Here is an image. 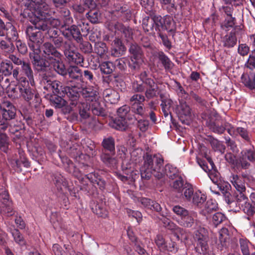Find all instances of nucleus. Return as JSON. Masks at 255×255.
<instances>
[{"mask_svg":"<svg viewBox=\"0 0 255 255\" xmlns=\"http://www.w3.org/2000/svg\"><path fill=\"white\" fill-rule=\"evenodd\" d=\"M143 159V164L140 168L142 179L148 180L152 175L158 179L163 177L165 175L171 179L178 176V169L172 165L167 164L164 168H163L164 160L160 155L152 156L146 153Z\"/></svg>","mask_w":255,"mask_h":255,"instance_id":"f257e3e1","label":"nucleus"},{"mask_svg":"<svg viewBox=\"0 0 255 255\" xmlns=\"http://www.w3.org/2000/svg\"><path fill=\"white\" fill-rule=\"evenodd\" d=\"M89 29V24L81 20L78 22L77 24L66 25L65 29L61 30V33L67 39H73L76 42H80L82 40L83 36H86L88 34Z\"/></svg>","mask_w":255,"mask_h":255,"instance_id":"f03ea898","label":"nucleus"},{"mask_svg":"<svg viewBox=\"0 0 255 255\" xmlns=\"http://www.w3.org/2000/svg\"><path fill=\"white\" fill-rule=\"evenodd\" d=\"M44 10H39V12L28 13L29 21L37 30H48L50 28L49 27L48 16H49V10H47L46 13H43Z\"/></svg>","mask_w":255,"mask_h":255,"instance_id":"7ed1b4c3","label":"nucleus"},{"mask_svg":"<svg viewBox=\"0 0 255 255\" xmlns=\"http://www.w3.org/2000/svg\"><path fill=\"white\" fill-rule=\"evenodd\" d=\"M28 41V45L31 50L38 51L40 46L43 42V35L41 31L37 30L32 26H29L25 31Z\"/></svg>","mask_w":255,"mask_h":255,"instance_id":"20e7f679","label":"nucleus"},{"mask_svg":"<svg viewBox=\"0 0 255 255\" xmlns=\"http://www.w3.org/2000/svg\"><path fill=\"white\" fill-rule=\"evenodd\" d=\"M20 81V84H17L15 87L12 88L11 92L13 93H17L18 90L20 95L27 102L30 101L33 97L36 98L37 95L34 91L29 87V82L27 78H21Z\"/></svg>","mask_w":255,"mask_h":255,"instance_id":"39448f33","label":"nucleus"},{"mask_svg":"<svg viewBox=\"0 0 255 255\" xmlns=\"http://www.w3.org/2000/svg\"><path fill=\"white\" fill-rule=\"evenodd\" d=\"M41 84L44 90L51 92L54 94H59L63 96L64 94L62 84L59 81L52 80L50 77L44 74L42 76Z\"/></svg>","mask_w":255,"mask_h":255,"instance_id":"423d86ee","label":"nucleus"},{"mask_svg":"<svg viewBox=\"0 0 255 255\" xmlns=\"http://www.w3.org/2000/svg\"><path fill=\"white\" fill-rule=\"evenodd\" d=\"M40 50L38 51L34 50L29 53V58L35 70L37 71H44L49 66L46 59L40 55Z\"/></svg>","mask_w":255,"mask_h":255,"instance_id":"0eeeda50","label":"nucleus"},{"mask_svg":"<svg viewBox=\"0 0 255 255\" xmlns=\"http://www.w3.org/2000/svg\"><path fill=\"white\" fill-rule=\"evenodd\" d=\"M230 181L236 189V200L240 198L243 199L247 195L243 177L239 176L237 174H232L230 177Z\"/></svg>","mask_w":255,"mask_h":255,"instance_id":"6e6552de","label":"nucleus"},{"mask_svg":"<svg viewBox=\"0 0 255 255\" xmlns=\"http://www.w3.org/2000/svg\"><path fill=\"white\" fill-rule=\"evenodd\" d=\"M251 202H249L247 195L243 199L236 200L240 209L249 216H252L255 213V193L251 194Z\"/></svg>","mask_w":255,"mask_h":255,"instance_id":"1a4fd4ad","label":"nucleus"},{"mask_svg":"<svg viewBox=\"0 0 255 255\" xmlns=\"http://www.w3.org/2000/svg\"><path fill=\"white\" fill-rule=\"evenodd\" d=\"M247 160L251 162H255V150L254 148L246 149L241 152V156L238 166H241L243 169L248 168L250 163Z\"/></svg>","mask_w":255,"mask_h":255,"instance_id":"9d476101","label":"nucleus"},{"mask_svg":"<svg viewBox=\"0 0 255 255\" xmlns=\"http://www.w3.org/2000/svg\"><path fill=\"white\" fill-rule=\"evenodd\" d=\"M61 30L59 31L54 28H50L47 32V38L52 41L56 48H63L64 43L66 40H64V37L62 34H60Z\"/></svg>","mask_w":255,"mask_h":255,"instance_id":"9b49d317","label":"nucleus"},{"mask_svg":"<svg viewBox=\"0 0 255 255\" xmlns=\"http://www.w3.org/2000/svg\"><path fill=\"white\" fill-rule=\"evenodd\" d=\"M209 177L214 183H217L218 187L219 188L222 194L223 195L226 202L228 205L236 204L235 202L232 201V195L230 192L231 188V186L230 184L224 181H220L218 182L217 179L216 180L215 179L212 178V174H210Z\"/></svg>","mask_w":255,"mask_h":255,"instance_id":"f8f14e48","label":"nucleus"},{"mask_svg":"<svg viewBox=\"0 0 255 255\" xmlns=\"http://www.w3.org/2000/svg\"><path fill=\"white\" fill-rule=\"evenodd\" d=\"M81 95L86 102L90 104L91 102L98 100L99 92L97 86H88L81 89Z\"/></svg>","mask_w":255,"mask_h":255,"instance_id":"ddd939ff","label":"nucleus"},{"mask_svg":"<svg viewBox=\"0 0 255 255\" xmlns=\"http://www.w3.org/2000/svg\"><path fill=\"white\" fill-rule=\"evenodd\" d=\"M56 48V47H54L53 44L49 42L43 44L42 50L44 56L48 62L55 58H58L59 56H62L61 54L57 51Z\"/></svg>","mask_w":255,"mask_h":255,"instance_id":"4468645a","label":"nucleus"},{"mask_svg":"<svg viewBox=\"0 0 255 255\" xmlns=\"http://www.w3.org/2000/svg\"><path fill=\"white\" fill-rule=\"evenodd\" d=\"M241 82L251 90H255V72L246 70L241 76Z\"/></svg>","mask_w":255,"mask_h":255,"instance_id":"2eb2a0df","label":"nucleus"},{"mask_svg":"<svg viewBox=\"0 0 255 255\" xmlns=\"http://www.w3.org/2000/svg\"><path fill=\"white\" fill-rule=\"evenodd\" d=\"M64 95L66 94L67 97L71 101V105H76L75 102H77V101L80 97V93L81 94V89L77 86H67L63 88Z\"/></svg>","mask_w":255,"mask_h":255,"instance_id":"dca6fc26","label":"nucleus"},{"mask_svg":"<svg viewBox=\"0 0 255 255\" xmlns=\"http://www.w3.org/2000/svg\"><path fill=\"white\" fill-rule=\"evenodd\" d=\"M197 214L196 213L189 211L180 221H177V223L181 227L186 228L194 227L197 224Z\"/></svg>","mask_w":255,"mask_h":255,"instance_id":"f3484780","label":"nucleus"},{"mask_svg":"<svg viewBox=\"0 0 255 255\" xmlns=\"http://www.w3.org/2000/svg\"><path fill=\"white\" fill-rule=\"evenodd\" d=\"M139 202L147 211H154L158 213L160 215V213H163L160 205L155 201L146 198H141Z\"/></svg>","mask_w":255,"mask_h":255,"instance_id":"a211bd4d","label":"nucleus"},{"mask_svg":"<svg viewBox=\"0 0 255 255\" xmlns=\"http://www.w3.org/2000/svg\"><path fill=\"white\" fill-rule=\"evenodd\" d=\"M43 10V13H46L47 10H50V6L46 3V0H31L30 11L32 12H39Z\"/></svg>","mask_w":255,"mask_h":255,"instance_id":"6ab92c4d","label":"nucleus"},{"mask_svg":"<svg viewBox=\"0 0 255 255\" xmlns=\"http://www.w3.org/2000/svg\"><path fill=\"white\" fill-rule=\"evenodd\" d=\"M227 132L232 136H236L239 134L243 138L247 141H249L250 138L248 133L246 129L242 127L235 128L231 124H227Z\"/></svg>","mask_w":255,"mask_h":255,"instance_id":"aec40b11","label":"nucleus"},{"mask_svg":"<svg viewBox=\"0 0 255 255\" xmlns=\"http://www.w3.org/2000/svg\"><path fill=\"white\" fill-rule=\"evenodd\" d=\"M61 56L58 58H55L53 60L48 62L49 66L59 75L65 76L67 74V69L64 64L61 61Z\"/></svg>","mask_w":255,"mask_h":255,"instance_id":"412c9836","label":"nucleus"},{"mask_svg":"<svg viewBox=\"0 0 255 255\" xmlns=\"http://www.w3.org/2000/svg\"><path fill=\"white\" fill-rule=\"evenodd\" d=\"M144 97L146 100L156 98L159 94L158 87L154 82L145 85Z\"/></svg>","mask_w":255,"mask_h":255,"instance_id":"4be33fe9","label":"nucleus"},{"mask_svg":"<svg viewBox=\"0 0 255 255\" xmlns=\"http://www.w3.org/2000/svg\"><path fill=\"white\" fill-rule=\"evenodd\" d=\"M126 48L119 39L114 40V48L111 50V55L113 56L119 57L125 54Z\"/></svg>","mask_w":255,"mask_h":255,"instance_id":"5701e85b","label":"nucleus"},{"mask_svg":"<svg viewBox=\"0 0 255 255\" xmlns=\"http://www.w3.org/2000/svg\"><path fill=\"white\" fill-rule=\"evenodd\" d=\"M103 147V152H109L112 155L115 153V142L114 138L112 136H109L103 139L102 142Z\"/></svg>","mask_w":255,"mask_h":255,"instance_id":"b1692460","label":"nucleus"},{"mask_svg":"<svg viewBox=\"0 0 255 255\" xmlns=\"http://www.w3.org/2000/svg\"><path fill=\"white\" fill-rule=\"evenodd\" d=\"M21 74L25 76L28 79V82L31 86L34 85L33 72L29 62H24L21 65Z\"/></svg>","mask_w":255,"mask_h":255,"instance_id":"393cba45","label":"nucleus"},{"mask_svg":"<svg viewBox=\"0 0 255 255\" xmlns=\"http://www.w3.org/2000/svg\"><path fill=\"white\" fill-rule=\"evenodd\" d=\"M85 177L89 180V181L94 185H97L99 188L103 190L105 188V182L102 180L101 176L96 172H91L85 175Z\"/></svg>","mask_w":255,"mask_h":255,"instance_id":"a878e982","label":"nucleus"},{"mask_svg":"<svg viewBox=\"0 0 255 255\" xmlns=\"http://www.w3.org/2000/svg\"><path fill=\"white\" fill-rule=\"evenodd\" d=\"M79 109V114L81 118L83 120H86L90 117V104L82 102L76 103Z\"/></svg>","mask_w":255,"mask_h":255,"instance_id":"bb28decb","label":"nucleus"},{"mask_svg":"<svg viewBox=\"0 0 255 255\" xmlns=\"http://www.w3.org/2000/svg\"><path fill=\"white\" fill-rule=\"evenodd\" d=\"M237 41L235 29L232 30L229 34L225 35L223 39V45L227 48L233 47L236 44Z\"/></svg>","mask_w":255,"mask_h":255,"instance_id":"cd10ccee","label":"nucleus"},{"mask_svg":"<svg viewBox=\"0 0 255 255\" xmlns=\"http://www.w3.org/2000/svg\"><path fill=\"white\" fill-rule=\"evenodd\" d=\"M110 126L117 130L124 131L128 128V124L125 118L117 117L113 120L110 123Z\"/></svg>","mask_w":255,"mask_h":255,"instance_id":"c85d7f7f","label":"nucleus"},{"mask_svg":"<svg viewBox=\"0 0 255 255\" xmlns=\"http://www.w3.org/2000/svg\"><path fill=\"white\" fill-rule=\"evenodd\" d=\"M152 17L146 16L142 19V27L145 32L154 33L155 29V21L154 14L151 15Z\"/></svg>","mask_w":255,"mask_h":255,"instance_id":"c756f323","label":"nucleus"},{"mask_svg":"<svg viewBox=\"0 0 255 255\" xmlns=\"http://www.w3.org/2000/svg\"><path fill=\"white\" fill-rule=\"evenodd\" d=\"M13 65L10 61H2L0 64V76L2 77L10 76L12 73Z\"/></svg>","mask_w":255,"mask_h":255,"instance_id":"7c9ffc66","label":"nucleus"},{"mask_svg":"<svg viewBox=\"0 0 255 255\" xmlns=\"http://www.w3.org/2000/svg\"><path fill=\"white\" fill-rule=\"evenodd\" d=\"M239 242L243 255H251V252L255 250L253 245L246 239H241Z\"/></svg>","mask_w":255,"mask_h":255,"instance_id":"2f4dec72","label":"nucleus"},{"mask_svg":"<svg viewBox=\"0 0 255 255\" xmlns=\"http://www.w3.org/2000/svg\"><path fill=\"white\" fill-rule=\"evenodd\" d=\"M161 218L157 217L163 223V226L171 231H177L181 232L183 231L182 228L179 227L174 222L166 218L163 213H160Z\"/></svg>","mask_w":255,"mask_h":255,"instance_id":"473e14b6","label":"nucleus"},{"mask_svg":"<svg viewBox=\"0 0 255 255\" xmlns=\"http://www.w3.org/2000/svg\"><path fill=\"white\" fill-rule=\"evenodd\" d=\"M108 51L109 48L105 43L102 41L95 43L94 45V52L101 58L107 56Z\"/></svg>","mask_w":255,"mask_h":255,"instance_id":"72a5a7b5","label":"nucleus"},{"mask_svg":"<svg viewBox=\"0 0 255 255\" xmlns=\"http://www.w3.org/2000/svg\"><path fill=\"white\" fill-rule=\"evenodd\" d=\"M64 55L68 61L76 52V48L72 43L69 41H66L62 48Z\"/></svg>","mask_w":255,"mask_h":255,"instance_id":"f704fd0d","label":"nucleus"},{"mask_svg":"<svg viewBox=\"0 0 255 255\" xmlns=\"http://www.w3.org/2000/svg\"><path fill=\"white\" fill-rule=\"evenodd\" d=\"M4 36L8 40H17L18 33L15 27L10 22H7Z\"/></svg>","mask_w":255,"mask_h":255,"instance_id":"c9c22d12","label":"nucleus"},{"mask_svg":"<svg viewBox=\"0 0 255 255\" xmlns=\"http://www.w3.org/2000/svg\"><path fill=\"white\" fill-rule=\"evenodd\" d=\"M219 241L221 247H226L229 243L230 235L228 229L226 228H222L219 231Z\"/></svg>","mask_w":255,"mask_h":255,"instance_id":"e433bc0d","label":"nucleus"},{"mask_svg":"<svg viewBox=\"0 0 255 255\" xmlns=\"http://www.w3.org/2000/svg\"><path fill=\"white\" fill-rule=\"evenodd\" d=\"M115 15L121 17L122 20H128L131 15L130 11L126 7L116 6L114 10Z\"/></svg>","mask_w":255,"mask_h":255,"instance_id":"4c0bfd02","label":"nucleus"},{"mask_svg":"<svg viewBox=\"0 0 255 255\" xmlns=\"http://www.w3.org/2000/svg\"><path fill=\"white\" fill-rule=\"evenodd\" d=\"M67 71V73L70 78L74 80L81 81L83 77L82 71L77 66H71Z\"/></svg>","mask_w":255,"mask_h":255,"instance_id":"58836bf2","label":"nucleus"},{"mask_svg":"<svg viewBox=\"0 0 255 255\" xmlns=\"http://www.w3.org/2000/svg\"><path fill=\"white\" fill-rule=\"evenodd\" d=\"M52 180L57 189L62 190V187H67V183L66 179L59 173H54L51 176Z\"/></svg>","mask_w":255,"mask_h":255,"instance_id":"ea45409f","label":"nucleus"},{"mask_svg":"<svg viewBox=\"0 0 255 255\" xmlns=\"http://www.w3.org/2000/svg\"><path fill=\"white\" fill-rule=\"evenodd\" d=\"M195 250L200 255H209L208 238L197 241V246L195 247Z\"/></svg>","mask_w":255,"mask_h":255,"instance_id":"a19ab883","label":"nucleus"},{"mask_svg":"<svg viewBox=\"0 0 255 255\" xmlns=\"http://www.w3.org/2000/svg\"><path fill=\"white\" fill-rule=\"evenodd\" d=\"M110 153L103 152L101 155L102 161L108 167H114L117 163V159Z\"/></svg>","mask_w":255,"mask_h":255,"instance_id":"79ce46f5","label":"nucleus"},{"mask_svg":"<svg viewBox=\"0 0 255 255\" xmlns=\"http://www.w3.org/2000/svg\"><path fill=\"white\" fill-rule=\"evenodd\" d=\"M140 4L144 8L146 13L150 15L154 14L156 11V7L154 5V0H140Z\"/></svg>","mask_w":255,"mask_h":255,"instance_id":"37998d69","label":"nucleus"},{"mask_svg":"<svg viewBox=\"0 0 255 255\" xmlns=\"http://www.w3.org/2000/svg\"><path fill=\"white\" fill-rule=\"evenodd\" d=\"M227 124H230L225 123L224 125H220L215 122H210L208 124V127L213 132L218 134H222L225 130L227 131Z\"/></svg>","mask_w":255,"mask_h":255,"instance_id":"c03bdc74","label":"nucleus"},{"mask_svg":"<svg viewBox=\"0 0 255 255\" xmlns=\"http://www.w3.org/2000/svg\"><path fill=\"white\" fill-rule=\"evenodd\" d=\"M161 7L168 13L174 12L177 9L175 0H159Z\"/></svg>","mask_w":255,"mask_h":255,"instance_id":"a18cd8bd","label":"nucleus"},{"mask_svg":"<svg viewBox=\"0 0 255 255\" xmlns=\"http://www.w3.org/2000/svg\"><path fill=\"white\" fill-rule=\"evenodd\" d=\"M227 220V218L224 214L221 212H217L214 214L210 217L209 221L211 224L215 227H217L219 225Z\"/></svg>","mask_w":255,"mask_h":255,"instance_id":"49530a36","label":"nucleus"},{"mask_svg":"<svg viewBox=\"0 0 255 255\" xmlns=\"http://www.w3.org/2000/svg\"><path fill=\"white\" fill-rule=\"evenodd\" d=\"M157 57L163 65L165 70H169L172 68V62L163 51L158 52Z\"/></svg>","mask_w":255,"mask_h":255,"instance_id":"de8ad7c7","label":"nucleus"},{"mask_svg":"<svg viewBox=\"0 0 255 255\" xmlns=\"http://www.w3.org/2000/svg\"><path fill=\"white\" fill-rule=\"evenodd\" d=\"M194 193L192 185L187 182L185 183L184 188L182 193L183 197L186 200L191 202Z\"/></svg>","mask_w":255,"mask_h":255,"instance_id":"09e8293b","label":"nucleus"},{"mask_svg":"<svg viewBox=\"0 0 255 255\" xmlns=\"http://www.w3.org/2000/svg\"><path fill=\"white\" fill-rule=\"evenodd\" d=\"M9 231L11 233L14 241L19 245L23 246L26 244L22 234L18 229L9 228Z\"/></svg>","mask_w":255,"mask_h":255,"instance_id":"8fccbe9b","label":"nucleus"},{"mask_svg":"<svg viewBox=\"0 0 255 255\" xmlns=\"http://www.w3.org/2000/svg\"><path fill=\"white\" fill-rule=\"evenodd\" d=\"M91 209L93 213L99 217H105L107 215V212L103 203L94 204Z\"/></svg>","mask_w":255,"mask_h":255,"instance_id":"3c124183","label":"nucleus"},{"mask_svg":"<svg viewBox=\"0 0 255 255\" xmlns=\"http://www.w3.org/2000/svg\"><path fill=\"white\" fill-rule=\"evenodd\" d=\"M91 105V110L93 114L97 116H104L105 115V110L98 100L93 102Z\"/></svg>","mask_w":255,"mask_h":255,"instance_id":"603ef678","label":"nucleus"},{"mask_svg":"<svg viewBox=\"0 0 255 255\" xmlns=\"http://www.w3.org/2000/svg\"><path fill=\"white\" fill-rule=\"evenodd\" d=\"M206 196L200 191L195 192L192 197L191 202L197 206H200L205 201Z\"/></svg>","mask_w":255,"mask_h":255,"instance_id":"864d4df0","label":"nucleus"},{"mask_svg":"<svg viewBox=\"0 0 255 255\" xmlns=\"http://www.w3.org/2000/svg\"><path fill=\"white\" fill-rule=\"evenodd\" d=\"M218 209V204L216 201L213 199L208 200L205 205L203 212L205 214H211L214 211H216Z\"/></svg>","mask_w":255,"mask_h":255,"instance_id":"5fc2aeb1","label":"nucleus"},{"mask_svg":"<svg viewBox=\"0 0 255 255\" xmlns=\"http://www.w3.org/2000/svg\"><path fill=\"white\" fill-rule=\"evenodd\" d=\"M63 96L59 94H54V95L51 96L50 101L56 108H61L66 104L65 100L61 97Z\"/></svg>","mask_w":255,"mask_h":255,"instance_id":"6e6d98bb","label":"nucleus"},{"mask_svg":"<svg viewBox=\"0 0 255 255\" xmlns=\"http://www.w3.org/2000/svg\"><path fill=\"white\" fill-rule=\"evenodd\" d=\"M129 52L131 55V57H141L143 52L141 47L136 43H131L128 49Z\"/></svg>","mask_w":255,"mask_h":255,"instance_id":"4d7b16f0","label":"nucleus"},{"mask_svg":"<svg viewBox=\"0 0 255 255\" xmlns=\"http://www.w3.org/2000/svg\"><path fill=\"white\" fill-rule=\"evenodd\" d=\"M172 210L178 216L176 219L177 222V221H180L181 219H182L189 212V211L179 205L173 206Z\"/></svg>","mask_w":255,"mask_h":255,"instance_id":"13d9d810","label":"nucleus"},{"mask_svg":"<svg viewBox=\"0 0 255 255\" xmlns=\"http://www.w3.org/2000/svg\"><path fill=\"white\" fill-rule=\"evenodd\" d=\"M59 14L63 17L65 26L71 24L73 19L70 15V12L67 8H62L59 11Z\"/></svg>","mask_w":255,"mask_h":255,"instance_id":"bf43d9fd","label":"nucleus"},{"mask_svg":"<svg viewBox=\"0 0 255 255\" xmlns=\"http://www.w3.org/2000/svg\"><path fill=\"white\" fill-rule=\"evenodd\" d=\"M22 163L25 167H28L29 166V163L26 159L23 160H19L18 159H12L10 161L11 166L15 171L17 172L21 171V164Z\"/></svg>","mask_w":255,"mask_h":255,"instance_id":"052dcab7","label":"nucleus"},{"mask_svg":"<svg viewBox=\"0 0 255 255\" xmlns=\"http://www.w3.org/2000/svg\"><path fill=\"white\" fill-rule=\"evenodd\" d=\"M150 76V72L147 69L141 72L140 74L138 75V77L140 80L144 83L145 86L152 83V82H154V80L152 79Z\"/></svg>","mask_w":255,"mask_h":255,"instance_id":"680f3d73","label":"nucleus"},{"mask_svg":"<svg viewBox=\"0 0 255 255\" xmlns=\"http://www.w3.org/2000/svg\"><path fill=\"white\" fill-rule=\"evenodd\" d=\"M86 15L92 23H95L98 22L101 14L98 9L94 8L90 9L86 13Z\"/></svg>","mask_w":255,"mask_h":255,"instance_id":"e2e57ef3","label":"nucleus"},{"mask_svg":"<svg viewBox=\"0 0 255 255\" xmlns=\"http://www.w3.org/2000/svg\"><path fill=\"white\" fill-rule=\"evenodd\" d=\"M236 20L235 17H226L221 25L222 29L226 31H229L231 28H234Z\"/></svg>","mask_w":255,"mask_h":255,"instance_id":"0e129e2a","label":"nucleus"},{"mask_svg":"<svg viewBox=\"0 0 255 255\" xmlns=\"http://www.w3.org/2000/svg\"><path fill=\"white\" fill-rule=\"evenodd\" d=\"M99 67L102 73L109 75L113 73V64L111 62H103L100 64Z\"/></svg>","mask_w":255,"mask_h":255,"instance_id":"69168bd1","label":"nucleus"},{"mask_svg":"<svg viewBox=\"0 0 255 255\" xmlns=\"http://www.w3.org/2000/svg\"><path fill=\"white\" fill-rule=\"evenodd\" d=\"M245 66L249 69V71L255 70V50L252 51L248 60L245 63Z\"/></svg>","mask_w":255,"mask_h":255,"instance_id":"338daca9","label":"nucleus"},{"mask_svg":"<svg viewBox=\"0 0 255 255\" xmlns=\"http://www.w3.org/2000/svg\"><path fill=\"white\" fill-rule=\"evenodd\" d=\"M207 238V231L203 227H199L194 234V239L195 241L205 239Z\"/></svg>","mask_w":255,"mask_h":255,"instance_id":"774afa93","label":"nucleus"}]
</instances>
